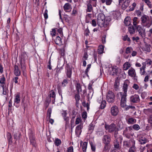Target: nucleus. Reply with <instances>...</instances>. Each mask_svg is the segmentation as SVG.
Returning a JSON list of instances; mask_svg holds the SVG:
<instances>
[{"label":"nucleus","mask_w":152,"mask_h":152,"mask_svg":"<svg viewBox=\"0 0 152 152\" xmlns=\"http://www.w3.org/2000/svg\"><path fill=\"white\" fill-rule=\"evenodd\" d=\"M129 82L127 80L124 82L123 86L122 89L124 93L120 92L117 95V97L120 95L121 96V105L122 107H124L126 106V96H127V91L128 89V86Z\"/></svg>","instance_id":"f257e3e1"},{"label":"nucleus","mask_w":152,"mask_h":152,"mask_svg":"<svg viewBox=\"0 0 152 152\" xmlns=\"http://www.w3.org/2000/svg\"><path fill=\"white\" fill-rule=\"evenodd\" d=\"M102 142L104 144L103 151H106L110 148V142L111 141L110 137L108 135H104L102 139Z\"/></svg>","instance_id":"f03ea898"},{"label":"nucleus","mask_w":152,"mask_h":152,"mask_svg":"<svg viewBox=\"0 0 152 152\" xmlns=\"http://www.w3.org/2000/svg\"><path fill=\"white\" fill-rule=\"evenodd\" d=\"M141 24L144 26L149 27L151 25V21L149 17L145 15H143L141 18Z\"/></svg>","instance_id":"7ed1b4c3"},{"label":"nucleus","mask_w":152,"mask_h":152,"mask_svg":"<svg viewBox=\"0 0 152 152\" xmlns=\"http://www.w3.org/2000/svg\"><path fill=\"white\" fill-rule=\"evenodd\" d=\"M115 95L111 91H109L106 94V99L107 101L110 103H112L115 101Z\"/></svg>","instance_id":"20e7f679"},{"label":"nucleus","mask_w":152,"mask_h":152,"mask_svg":"<svg viewBox=\"0 0 152 152\" xmlns=\"http://www.w3.org/2000/svg\"><path fill=\"white\" fill-rule=\"evenodd\" d=\"M105 128L106 130H108V132L110 133H112L114 132L117 129V127L115 125L112 123L110 125H105Z\"/></svg>","instance_id":"39448f33"},{"label":"nucleus","mask_w":152,"mask_h":152,"mask_svg":"<svg viewBox=\"0 0 152 152\" xmlns=\"http://www.w3.org/2000/svg\"><path fill=\"white\" fill-rule=\"evenodd\" d=\"M135 28L138 31L139 34L143 38L145 37V30L144 28L140 25H138Z\"/></svg>","instance_id":"423d86ee"},{"label":"nucleus","mask_w":152,"mask_h":152,"mask_svg":"<svg viewBox=\"0 0 152 152\" xmlns=\"http://www.w3.org/2000/svg\"><path fill=\"white\" fill-rule=\"evenodd\" d=\"M56 96L55 93L52 90L50 92V94L46 99H48L50 100V101H52V104H53L55 102Z\"/></svg>","instance_id":"0eeeda50"},{"label":"nucleus","mask_w":152,"mask_h":152,"mask_svg":"<svg viewBox=\"0 0 152 152\" xmlns=\"http://www.w3.org/2000/svg\"><path fill=\"white\" fill-rule=\"evenodd\" d=\"M72 69L69 64L66 66V72L67 77L71 78L72 74Z\"/></svg>","instance_id":"6e6552de"},{"label":"nucleus","mask_w":152,"mask_h":152,"mask_svg":"<svg viewBox=\"0 0 152 152\" xmlns=\"http://www.w3.org/2000/svg\"><path fill=\"white\" fill-rule=\"evenodd\" d=\"M31 136L29 138L30 143L33 146L35 147L37 146V144L34 134V131L31 130Z\"/></svg>","instance_id":"1a4fd4ad"},{"label":"nucleus","mask_w":152,"mask_h":152,"mask_svg":"<svg viewBox=\"0 0 152 152\" xmlns=\"http://www.w3.org/2000/svg\"><path fill=\"white\" fill-rule=\"evenodd\" d=\"M130 101L131 102L134 103H138L140 101L139 96L137 94L132 95L130 97Z\"/></svg>","instance_id":"9d476101"},{"label":"nucleus","mask_w":152,"mask_h":152,"mask_svg":"<svg viewBox=\"0 0 152 152\" xmlns=\"http://www.w3.org/2000/svg\"><path fill=\"white\" fill-rule=\"evenodd\" d=\"M128 74L131 77H134L135 79H136L137 76H136L135 70L132 67H131L128 71Z\"/></svg>","instance_id":"9b49d317"},{"label":"nucleus","mask_w":152,"mask_h":152,"mask_svg":"<svg viewBox=\"0 0 152 152\" xmlns=\"http://www.w3.org/2000/svg\"><path fill=\"white\" fill-rule=\"evenodd\" d=\"M118 107L116 106H113L111 108L110 113L111 115L113 116H116L118 115Z\"/></svg>","instance_id":"f8f14e48"},{"label":"nucleus","mask_w":152,"mask_h":152,"mask_svg":"<svg viewBox=\"0 0 152 152\" xmlns=\"http://www.w3.org/2000/svg\"><path fill=\"white\" fill-rule=\"evenodd\" d=\"M83 128L82 125L80 124L77 126L75 129V134L77 136L79 137L82 132V129Z\"/></svg>","instance_id":"ddd939ff"},{"label":"nucleus","mask_w":152,"mask_h":152,"mask_svg":"<svg viewBox=\"0 0 152 152\" xmlns=\"http://www.w3.org/2000/svg\"><path fill=\"white\" fill-rule=\"evenodd\" d=\"M93 8L91 5V1H89L87 4L86 12H93Z\"/></svg>","instance_id":"4468645a"},{"label":"nucleus","mask_w":152,"mask_h":152,"mask_svg":"<svg viewBox=\"0 0 152 152\" xmlns=\"http://www.w3.org/2000/svg\"><path fill=\"white\" fill-rule=\"evenodd\" d=\"M67 114L66 111L63 110L61 115L64 120L66 121V124H68L69 120V117L66 116Z\"/></svg>","instance_id":"2eb2a0df"},{"label":"nucleus","mask_w":152,"mask_h":152,"mask_svg":"<svg viewBox=\"0 0 152 152\" xmlns=\"http://www.w3.org/2000/svg\"><path fill=\"white\" fill-rule=\"evenodd\" d=\"M14 72L15 75L17 76H19L20 75L21 72L18 66L16 65H15L14 66Z\"/></svg>","instance_id":"dca6fc26"},{"label":"nucleus","mask_w":152,"mask_h":152,"mask_svg":"<svg viewBox=\"0 0 152 152\" xmlns=\"http://www.w3.org/2000/svg\"><path fill=\"white\" fill-rule=\"evenodd\" d=\"M64 10L66 12H69L71 8V5L69 3H66L63 7Z\"/></svg>","instance_id":"f3484780"},{"label":"nucleus","mask_w":152,"mask_h":152,"mask_svg":"<svg viewBox=\"0 0 152 152\" xmlns=\"http://www.w3.org/2000/svg\"><path fill=\"white\" fill-rule=\"evenodd\" d=\"M80 93H77L75 94V99L76 102L75 104L77 107H78L79 104V101L80 99V96L79 94Z\"/></svg>","instance_id":"a211bd4d"},{"label":"nucleus","mask_w":152,"mask_h":152,"mask_svg":"<svg viewBox=\"0 0 152 152\" xmlns=\"http://www.w3.org/2000/svg\"><path fill=\"white\" fill-rule=\"evenodd\" d=\"M110 70V75H116L118 70L116 66L113 67L111 68V70Z\"/></svg>","instance_id":"6ab92c4d"},{"label":"nucleus","mask_w":152,"mask_h":152,"mask_svg":"<svg viewBox=\"0 0 152 152\" xmlns=\"http://www.w3.org/2000/svg\"><path fill=\"white\" fill-rule=\"evenodd\" d=\"M140 22V19L137 17H134L133 19V24L134 26L136 28L138 25L137 24H138Z\"/></svg>","instance_id":"aec40b11"},{"label":"nucleus","mask_w":152,"mask_h":152,"mask_svg":"<svg viewBox=\"0 0 152 152\" xmlns=\"http://www.w3.org/2000/svg\"><path fill=\"white\" fill-rule=\"evenodd\" d=\"M119 84V81L118 79L117 78L115 81L114 86V89L115 91H117L118 90Z\"/></svg>","instance_id":"412c9836"},{"label":"nucleus","mask_w":152,"mask_h":152,"mask_svg":"<svg viewBox=\"0 0 152 152\" xmlns=\"http://www.w3.org/2000/svg\"><path fill=\"white\" fill-rule=\"evenodd\" d=\"M7 139L8 141L9 145H11L12 143V137L11 134L10 132H8L7 134Z\"/></svg>","instance_id":"4be33fe9"},{"label":"nucleus","mask_w":152,"mask_h":152,"mask_svg":"<svg viewBox=\"0 0 152 152\" xmlns=\"http://www.w3.org/2000/svg\"><path fill=\"white\" fill-rule=\"evenodd\" d=\"M1 87H2L3 88V93L2 94L4 95H7V93H8V87L6 86V85H2L0 86Z\"/></svg>","instance_id":"5701e85b"},{"label":"nucleus","mask_w":152,"mask_h":152,"mask_svg":"<svg viewBox=\"0 0 152 152\" xmlns=\"http://www.w3.org/2000/svg\"><path fill=\"white\" fill-rule=\"evenodd\" d=\"M139 142L141 144H144L148 142L147 139L143 137H140L139 140Z\"/></svg>","instance_id":"b1692460"},{"label":"nucleus","mask_w":152,"mask_h":152,"mask_svg":"<svg viewBox=\"0 0 152 152\" xmlns=\"http://www.w3.org/2000/svg\"><path fill=\"white\" fill-rule=\"evenodd\" d=\"M150 45L146 44L141 48L144 51L148 52H150L151 51Z\"/></svg>","instance_id":"393cba45"},{"label":"nucleus","mask_w":152,"mask_h":152,"mask_svg":"<svg viewBox=\"0 0 152 152\" xmlns=\"http://www.w3.org/2000/svg\"><path fill=\"white\" fill-rule=\"evenodd\" d=\"M130 2V0H126L122 5V8L124 10H125L129 6Z\"/></svg>","instance_id":"a878e982"},{"label":"nucleus","mask_w":152,"mask_h":152,"mask_svg":"<svg viewBox=\"0 0 152 152\" xmlns=\"http://www.w3.org/2000/svg\"><path fill=\"white\" fill-rule=\"evenodd\" d=\"M143 66L140 69V73L141 75H144L145 73V64L142 63Z\"/></svg>","instance_id":"bb28decb"},{"label":"nucleus","mask_w":152,"mask_h":152,"mask_svg":"<svg viewBox=\"0 0 152 152\" xmlns=\"http://www.w3.org/2000/svg\"><path fill=\"white\" fill-rule=\"evenodd\" d=\"M55 42L56 45H62L61 38L59 36L56 37V38L55 40Z\"/></svg>","instance_id":"cd10ccee"},{"label":"nucleus","mask_w":152,"mask_h":152,"mask_svg":"<svg viewBox=\"0 0 152 152\" xmlns=\"http://www.w3.org/2000/svg\"><path fill=\"white\" fill-rule=\"evenodd\" d=\"M20 101V95L19 94H17L15 96V98L14 99V102L15 103L18 104L19 103Z\"/></svg>","instance_id":"c85d7f7f"},{"label":"nucleus","mask_w":152,"mask_h":152,"mask_svg":"<svg viewBox=\"0 0 152 152\" xmlns=\"http://www.w3.org/2000/svg\"><path fill=\"white\" fill-rule=\"evenodd\" d=\"M6 79L4 75H2L1 77L0 78V83L1 84V86L2 85H5Z\"/></svg>","instance_id":"c756f323"},{"label":"nucleus","mask_w":152,"mask_h":152,"mask_svg":"<svg viewBox=\"0 0 152 152\" xmlns=\"http://www.w3.org/2000/svg\"><path fill=\"white\" fill-rule=\"evenodd\" d=\"M94 125L93 124L91 123L88 126V133H91L94 130Z\"/></svg>","instance_id":"7c9ffc66"},{"label":"nucleus","mask_w":152,"mask_h":152,"mask_svg":"<svg viewBox=\"0 0 152 152\" xmlns=\"http://www.w3.org/2000/svg\"><path fill=\"white\" fill-rule=\"evenodd\" d=\"M127 122L128 124H133L136 123V120L132 118H130L128 119Z\"/></svg>","instance_id":"2f4dec72"},{"label":"nucleus","mask_w":152,"mask_h":152,"mask_svg":"<svg viewBox=\"0 0 152 152\" xmlns=\"http://www.w3.org/2000/svg\"><path fill=\"white\" fill-rule=\"evenodd\" d=\"M128 31L131 34H133L135 33V29L134 26L132 25L128 27Z\"/></svg>","instance_id":"473e14b6"},{"label":"nucleus","mask_w":152,"mask_h":152,"mask_svg":"<svg viewBox=\"0 0 152 152\" xmlns=\"http://www.w3.org/2000/svg\"><path fill=\"white\" fill-rule=\"evenodd\" d=\"M92 15V14L90 13H88L86 15V23H88L89 22H91V18Z\"/></svg>","instance_id":"72a5a7b5"},{"label":"nucleus","mask_w":152,"mask_h":152,"mask_svg":"<svg viewBox=\"0 0 152 152\" xmlns=\"http://www.w3.org/2000/svg\"><path fill=\"white\" fill-rule=\"evenodd\" d=\"M130 66V64L128 62H126L123 65V69L124 70H126Z\"/></svg>","instance_id":"f704fd0d"},{"label":"nucleus","mask_w":152,"mask_h":152,"mask_svg":"<svg viewBox=\"0 0 152 152\" xmlns=\"http://www.w3.org/2000/svg\"><path fill=\"white\" fill-rule=\"evenodd\" d=\"M104 20H97V23L99 26L102 27L104 26Z\"/></svg>","instance_id":"c9c22d12"},{"label":"nucleus","mask_w":152,"mask_h":152,"mask_svg":"<svg viewBox=\"0 0 152 152\" xmlns=\"http://www.w3.org/2000/svg\"><path fill=\"white\" fill-rule=\"evenodd\" d=\"M132 130V126H129L125 128L123 132V134L128 133L129 132L131 131Z\"/></svg>","instance_id":"e433bc0d"},{"label":"nucleus","mask_w":152,"mask_h":152,"mask_svg":"<svg viewBox=\"0 0 152 152\" xmlns=\"http://www.w3.org/2000/svg\"><path fill=\"white\" fill-rule=\"evenodd\" d=\"M54 143L56 146H58L61 144V140L56 138L54 141Z\"/></svg>","instance_id":"4c0bfd02"},{"label":"nucleus","mask_w":152,"mask_h":152,"mask_svg":"<svg viewBox=\"0 0 152 152\" xmlns=\"http://www.w3.org/2000/svg\"><path fill=\"white\" fill-rule=\"evenodd\" d=\"M89 143L91 145L92 151H95L96 150L95 145L94 142L91 141H89Z\"/></svg>","instance_id":"58836bf2"},{"label":"nucleus","mask_w":152,"mask_h":152,"mask_svg":"<svg viewBox=\"0 0 152 152\" xmlns=\"http://www.w3.org/2000/svg\"><path fill=\"white\" fill-rule=\"evenodd\" d=\"M129 17H126L124 20V23L125 25L126 26H129L130 24V22L129 20Z\"/></svg>","instance_id":"ea45409f"},{"label":"nucleus","mask_w":152,"mask_h":152,"mask_svg":"<svg viewBox=\"0 0 152 152\" xmlns=\"http://www.w3.org/2000/svg\"><path fill=\"white\" fill-rule=\"evenodd\" d=\"M87 142H84L82 146V149L83 152H86L87 145Z\"/></svg>","instance_id":"a19ab883"},{"label":"nucleus","mask_w":152,"mask_h":152,"mask_svg":"<svg viewBox=\"0 0 152 152\" xmlns=\"http://www.w3.org/2000/svg\"><path fill=\"white\" fill-rule=\"evenodd\" d=\"M76 87L77 91V93H80V92L81 91V87L79 83H77L76 85Z\"/></svg>","instance_id":"79ce46f5"},{"label":"nucleus","mask_w":152,"mask_h":152,"mask_svg":"<svg viewBox=\"0 0 152 152\" xmlns=\"http://www.w3.org/2000/svg\"><path fill=\"white\" fill-rule=\"evenodd\" d=\"M122 125L123 123L122 122H118L117 124V129L118 130H120L123 128Z\"/></svg>","instance_id":"37998d69"},{"label":"nucleus","mask_w":152,"mask_h":152,"mask_svg":"<svg viewBox=\"0 0 152 152\" xmlns=\"http://www.w3.org/2000/svg\"><path fill=\"white\" fill-rule=\"evenodd\" d=\"M52 113V109L51 108L48 109L47 113V117H48V119L50 118L51 115Z\"/></svg>","instance_id":"c03bdc74"},{"label":"nucleus","mask_w":152,"mask_h":152,"mask_svg":"<svg viewBox=\"0 0 152 152\" xmlns=\"http://www.w3.org/2000/svg\"><path fill=\"white\" fill-rule=\"evenodd\" d=\"M106 102L104 100L102 101L100 104V108L101 109H103L106 106Z\"/></svg>","instance_id":"a18cd8bd"},{"label":"nucleus","mask_w":152,"mask_h":152,"mask_svg":"<svg viewBox=\"0 0 152 152\" xmlns=\"http://www.w3.org/2000/svg\"><path fill=\"white\" fill-rule=\"evenodd\" d=\"M50 102L51 101H50V100L48 99H46L45 104V109H46L48 107Z\"/></svg>","instance_id":"49530a36"},{"label":"nucleus","mask_w":152,"mask_h":152,"mask_svg":"<svg viewBox=\"0 0 152 152\" xmlns=\"http://www.w3.org/2000/svg\"><path fill=\"white\" fill-rule=\"evenodd\" d=\"M104 16L102 14H99L98 15L97 20H104Z\"/></svg>","instance_id":"de8ad7c7"},{"label":"nucleus","mask_w":152,"mask_h":152,"mask_svg":"<svg viewBox=\"0 0 152 152\" xmlns=\"http://www.w3.org/2000/svg\"><path fill=\"white\" fill-rule=\"evenodd\" d=\"M68 83V80L67 78L64 79L62 83V86L63 87L66 86Z\"/></svg>","instance_id":"09e8293b"},{"label":"nucleus","mask_w":152,"mask_h":152,"mask_svg":"<svg viewBox=\"0 0 152 152\" xmlns=\"http://www.w3.org/2000/svg\"><path fill=\"white\" fill-rule=\"evenodd\" d=\"M132 128L134 130L137 131L139 130L140 127L139 125L137 124H135L133 125L132 127Z\"/></svg>","instance_id":"8fccbe9b"},{"label":"nucleus","mask_w":152,"mask_h":152,"mask_svg":"<svg viewBox=\"0 0 152 152\" xmlns=\"http://www.w3.org/2000/svg\"><path fill=\"white\" fill-rule=\"evenodd\" d=\"M143 63L145 64V65L146 64L148 66L151 65L152 67V61L149 59H147L145 62H144Z\"/></svg>","instance_id":"3c124183"},{"label":"nucleus","mask_w":152,"mask_h":152,"mask_svg":"<svg viewBox=\"0 0 152 152\" xmlns=\"http://www.w3.org/2000/svg\"><path fill=\"white\" fill-rule=\"evenodd\" d=\"M123 39L124 41H127L129 42H131L130 38L128 37L127 35H126L124 36L123 38Z\"/></svg>","instance_id":"603ef678"},{"label":"nucleus","mask_w":152,"mask_h":152,"mask_svg":"<svg viewBox=\"0 0 152 152\" xmlns=\"http://www.w3.org/2000/svg\"><path fill=\"white\" fill-rule=\"evenodd\" d=\"M133 50L132 48L131 47H128L126 48V54H129Z\"/></svg>","instance_id":"864d4df0"},{"label":"nucleus","mask_w":152,"mask_h":152,"mask_svg":"<svg viewBox=\"0 0 152 152\" xmlns=\"http://www.w3.org/2000/svg\"><path fill=\"white\" fill-rule=\"evenodd\" d=\"M82 117L85 120L87 117V113L86 112H83L82 114Z\"/></svg>","instance_id":"5fc2aeb1"},{"label":"nucleus","mask_w":152,"mask_h":152,"mask_svg":"<svg viewBox=\"0 0 152 152\" xmlns=\"http://www.w3.org/2000/svg\"><path fill=\"white\" fill-rule=\"evenodd\" d=\"M91 64H88L87 65V68L85 71V74L88 76V73L89 71V69H90L91 68Z\"/></svg>","instance_id":"6e6d98bb"},{"label":"nucleus","mask_w":152,"mask_h":152,"mask_svg":"<svg viewBox=\"0 0 152 152\" xmlns=\"http://www.w3.org/2000/svg\"><path fill=\"white\" fill-rule=\"evenodd\" d=\"M104 50V47H103V46H100L99 47V51L98 52V53L100 54H101L102 53L103 51Z\"/></svg>","instance_id":"4d7b16f0"},{"label":"nucleus","mask_w":152,"mask_h":152,"mask_svg":"<svg viewBox=\"0 0 152 152\" xmlns=\"http://www.w3.org/2000/svg\"><path fill=\"white\" fill-rule=\"evenodd\" d=\"M56 29H57V28L52 29V31L50 32V34L53 37L56 34Z\"/></svg>","instance_id":"13d9d810"},{"label":"nucleus","mask_w":152,"mask_h":152,"mask_svg":"<svg viewBox=\"0 0 152 152\" xmlns=\"http://www.w3.org/2000/svg\"><path fill=\"white\" fill-rule=\"evenodd\" d=\"M81 121V118L80 116L77 117L76 119L75 122L76 124H78Z\"/></svg>","instance_id":"bf43d9fd"},{"label":"nucleus","mask_w":152,"mask_h":152,"mask_svg":"<svg viewBox=\"0 0 152 152\" xmlns=\"http://www.w3.org/2000/svg\"><path fill=\"white\" fill-rule=\"evenodd\" d=\"M129 152H136V148L131 147L129 149Z\"/></svg>","instance_id":"052dcab7"},{"label":"nucleus","mask_w":152,"mask_h":152,"mask_svg":"<svg viewBox=\"0 0 152 152\" xmlns=\"http://www.w3.org/2000/svg\"><path fill=\"white\" fill-rule=\"evenodd\" d=\"M116 143L115 144H114V147L118 149H120V146H119V144L118 142H116Z\"/></svg>","instance_id":"680f3d73"},{"label":"nucleus","mask_w":152,"mask_h":152,"mask_svg":"<svg viewBox=\"0 0 152 152\" xmlns=\"http://www.w3.org/2000/svg\"><path fill=\"white\" fill-rule=\"evenodd\" d=\"M131 143L132 144V146L133 147H135V141L133 139H131L130 140Z\"/></svg>","instance_id":"e2e57ef3"},{"label":"nucleus","mask_w":152,"mask_h":152,"mask_svg":"<svg viewBox=\"0 0 152 152\" xmlns=\"http://www.w3.org/2000/svg\"><path fill=\"white\" fill-rule=\"evenodd\" d=\"M67 152H73V146H71L67 148Z\"/></svg>","instance_id":"0e129e2a"},{"label":"nucleus","mask_w":152,"mask_h":152,"mask_svg":"<svg viewBox=\"0 0 152 152\" xmlns=\"http://www.w3.org/2000/svg\"><path fill=\"white\" fill-rule=\"evenodd\" d=\"M92 25L94 27H95L96 25V20L94 19L92 20L91 22H90Z\"/></svg>","instance_id":"69168bd1"},{"label":"nucleus","mask_w":152,"mask_h":152,"mask_svg":"<svg viewBox=\"0 0 152 152\" xmlns=\"http://www.w3.org/2000/svg\"><path fill=\"white\" fill-rule=\"evenodd\" d=\"M106 36L105 35H104L102 38V43L104 44L106 42Z\"/></svg>","instance_id":"338daca9"},{"label":"nucleus","mask_w":152,"mask_h":152,"mask_svg":"<svg viewBox=\"0 0 152 152\" xmlns=\"http://www.w3.org/2000/svg\"><path fill=\"white\" fill-rule=\"evenodd\" d=\"M132 88L136 90H137L139 89V86L137 84H134L132 86Z\"/></svg>","instance_id":"774afa93"}]
</instances>
